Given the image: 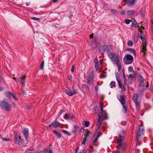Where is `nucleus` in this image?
I'll list each match as a JSON object with an SVG mask.
<instances>
[{"mask_svg":"<svg viewBox=\"0 0 153 153\" xmlns=\"http://www.w3.org/2000/svg\"><path fill=\"white\" fill-rule=\"evenodd\" d=\"M124 138V135H121L120 134H118V136L117 137L118 146H117L118 149L121 148L122 149H125L126 147L125 144L123 142Z\"/></svg>","mask_w":153,"mask_h":153,"instance_id":"obj_1","label":"nucleus"},{"mask_svg":"<svg viewBox=\"0 0 153 153\" xmlns=\"http://www.w3.org/2000/svg\"><path fill=\"white\" fill-rule=\"evenodd\" d=\"M98 119L97 122L96 126L98 129H99L100 127L102 124V121L105 120H107L108 118L107 114L105 115H102L101 114H98Z\"/></svg>","mask_w":153,"mask_h":153,"instance_id":"obj_2","label":"nucleus"},{"mask_svg":"<svg viewBox=\"0 0 153 153\" xmlns=\"http://www.w3.org/2000/svg\"><path fill=\"white\" fill-rule=\"evenodd\" d=\"M0 107L2 109L9 111L11 110V106L7 101L2 100L0 103Z\"/></svg>","mask_w":153,"mask_h":153,"instance_id":"obj_3","label":"nucleus"},{"mask_svg":"<svg viewBox=\"0 0 153 153\" xmlns=\"http://www.w3.org/2000/svg\"><path fill=\"white\" fill-rule=\"evenodd\" d=\"M144 129L143 125L141 124L139 126L137 132L136 140L138 141L139 138H143L144 136Z\"/></svg>","mask_w":153,"mask_h":153,"instance_id":"obj_4","label":"nucleus"},{"mask_svg":"<svg viewBox=\"0 0 153 153\" xmlns=\"http://www.w3.org/2000/svg\"><path fill=\"white\" fill-rule=\"evenodd\" d=\"M140 38L142 41V44L141 45V51L143 53V55L145 56L146 54V51H147L146 41L144 36L140 37Z\"/></svg>","mask_w":153,"mask_h":153,"instance_id":"obj_5","label":"nucleus"},{"mask_svg":"<svg viewBox=\"0 0 153 153\" xmlns=\"http://www.w3.org/2000/svg\"><path fill=\"white\" fill-rule=\"evenodd\" d=\"M133 60L132 56L129 54H126L123 58V61L125 64H129L131 63Z\"/></svg>","mask_w":153,"mask_h":153,"instance_id":"obj_6","label":"nucleus"},{"mask_svg":"<svg viewBox=\"0 0 153 153\" xmlns=\"http://www.w3.org/2000/svg\"><path fill=\"white\" fill-rule=\"evenodd\" d=\"M108 55L109 57L110 58L111 61L114 64H116V55L113 53L111 52H108Z\"/></svg>","mask_w":153,"mask_h":153,"instance_id":"obj_7","label":"nucleus"},{"mask_svg":"<svg viewBox=\"0 0 153 153\" xmlns=\"http://www.w3.org/2000/svg\"><path fill=\"white\" fill-rule=\"evenodd\" d=\"M139 97V94H134L133 95V100L135 104V105L137 108L138 107L139 105V102L138 101L137 99Z\"/></svg>","mask_w":153,"mask_h":153,"instance_id":"obj_8","label":"nucleus"},{"mask_svg":"<svg viewBox=\"0 0 153 153\" xmlns=\"http://www.w3.org/2000/svg\"><path fill=\"white\" fill-rule=\"evenodd\" d=\"M108 48L106 45H102L99 48V51L100 53H103L108 50Z\"/></svg>","mask_w":153,"mask_h":153,"instance_id":"obj_9","label":"nucleus"},{"mask_svg":"<svg viewBox=\"0 0 153 153\" xmlns=\"http://www.w3.org/2000/svg\"><path fill=\"white\" fill-rule=\"evenodd\" d=\"M15 140L16 143L19 145L22 144L24 142L23 140L21 139L20 136H19L16 137Z\"/></svg>","mask_w":153,"mask_h":153,"instance_id":"obj_10","label":"nucleus"},{"mask_svg":"<svg viewBox=\"0 0 153 153\" xmlns=\"http://www.w3.org/2000/svg\"><path fill=\"white\" fill-rule=\"evenodd\" d=\"M25 79L26 76H24L22 77L17 78V79L18 81H19L20 83L23 85L25 84L26 82Z\"/></svg>","mask_w":153,"mask_h":153,"instance_id":"obj_11","label":"nucleus"},{"mask_svg":"<svg viewBox=\"0 0 153 153\" xmlns=\"http://www.w3.org/2000/svg\"><path fill=\"white\" fill-rule=\"evenodd\" d=\"M120 59L119 56L116 55V64L118 67V71H120L121 70V66L120 63Z\"/></svg>","mask_w":153,"mask_h":153,"instance_id":"obj_12","label":"nucleus"},{"mask_svg":"<svg viewBox=\"0 0 153 153\" xmlns=\"http://www.w3.org/2000/svg\"><path fill=\"white\" fill-rule=\"evenodd\" d=\"M66 92L67 95L71 96L76 94V91L75 90L72 91L70 89H68L66 90Z\"/></svg>","mask_w":153,"mask_h":153,"instance_id":"obj_13","label":"nucleus"},{"mask_svg":"<svg viewBox=\"0 0 153 153\" xmlns=\"http://www.w3.org/2000/svg\"><path fill=\"white\" fill-rule=\"evenodd\" d=\"M88 77L87 83L89 84L91 82L93 79L94 75L93 73H91Z\"/></svg>","mask_w":153,"mask_h":153,"instance_id":"obj_14","label":"nucleus"},{"mask_svg":"<svg viewBox=\"0 0 153 153\" xmlns=\"http://www.w3.org/2000/svg\"><path fill=\"white\" fill-rule=\"evenodd\" d=\"M74 117L73 114H66L64 116V118L66 120H71Z\"/></svg>","mask_w":153,"mask_h":153,"instance_id":"obj_15","label":"nucleus"},{"mask_svg":"<svg viewBox=\"0 0 153 153\" xmlns=\"http://www.w3.org/2000/svg\"><path fill=\"white\" fill-rule=\"evenodd\" d=\"M23 134L24 135L25 139L27 140V137L28 135V130L26 128H24L23 131Z\"/></svg>","mask_w":153,"mask_h":153,"instance_id":"obj_16","label":"nucleus"},{"mask_svg":"<svg viewBox=\"0 0 153 153\" xmlns=\"http://www.w3.org/2000/svg\"><path fill=\"white\" fill-rule=\"evenodd\" d=\"M139 82H140V86H143V82H144V79L143 77V76L141 75L140 74L139 75Z\"/></svg>","mask_w":153,"mask_h":153,"instance_id":"obj_17","label":"nucleus"},{"mask_svg":"<svg viewBox=\"0 0 153 153\" xmlns=\"http://www.w3.org/2000/svg\"><path fill=\"white\" fill-rule=\"evenodd\" d=\"M117 98L120 102L121 104H124V103L126 102L124 98L120 95L118 96Z\"/></svg>","mask_w":153,"mask_h":153,"instance_id":"obj_18","label":"nucleus"},{"mask_svg":"<svg viewBox=\"0 0 153 153\" xmlns=\"http://www.w3.org/2000/svg\"><path fill=\"white\" fill-rule=\"evenodd\" d=\"M100 111L101 112L98 114H101L102 115H105L107 114L106 112L103 111V105L102 103H100Z\"/></svg>","mask_w":153,"mask_h":153,"instance_id":"obj_19","label":"nucleus"},{"mask_svg":"<svg viewBox=\"0 0 153 153\" xmlns=\"http://www.w3.org/2000/svg\"><path fill=\"white\" fill-rule=\"evenodd\" d=\"M51 125H52L53 127L56 128L59 126V123L58 121H56L53 122L51 123Z\"/></svg>","mask_w":153,"mask_h":153,"instance_id":"obj_20","label":"nucleus"},{"mask_svg":"<svg viewBox=\"0 0 153 153\" xmlns=\"http://www.w3.org/2000/svg\"><path fill=\"white\" fill-rule=\"evenodd\" d=\"M123 106V111L124 113H126L127 107L126 105V102L124 103V104H121Z\"/></svg>","mask_w":153,"mask_h":153,"instance_id":"obj_21","label":"nucleus"},{"mask_svg":"<svg viewBox=\"0 0 153 153\" xmlns=\"http://www.w3.org/2000/svg\"><path fill=\"white\" fill-rule=\"evenodd\" d=\"M116 79L118 82L120 88L122 87V83L119 76H117Z\"/></svg>","mask_w":153,"mask_h":153,"instance_id":"obj_22","label":"nucleus"},{"mask_svg":"<svg viewBox=\"0 0 153 153\" xmlns=\"http://www.w3.org/2000/svg\"><path fill=\"white\" fill-rule=\"evenodd\" d=\"M53 133L55 134L56 136L58 139H59L61 137V134L58 131L54 130L53 131Z\"/></svg>","mask_w":153,"mask_h":153,"instance_id":"obj_23","label":"nucleus"},{"mask_svg":"<svg viewBox=\"0 0 153 153\" xmlns=\"http://www.w3.org/2000/svg\"><path fill=\"white\" fill-rule=\"evenodd\" d=\"M135 74L134 73H133L131 74H130L129 75V77L131 80H132L135 79Z\"/></svg>","mask_w":153,"mask_h":153,"instance_id":"obj_24","label":"nucleus"},{"mask_svg":"<svg viewBox=\"0 0 153 153\" xmlns=\"http://www.w3.org/2000/svg\"><path fill=\"white\" fill-rule=\"evenodd\" d=\"M44 153H53V152L51 149H45L43 150Z\"/></svg>","mask_w":153,"mask_h":153,"instance_id":"obj_25","label":"nucleus"},{"mask_svg":"<svg viewBox=\"0 0 153 153\" xmlns=\"http://www.w3.org/2000/svg\"><path fill=\"white\" fill-rule=\"evenodd\" d=\"M74 128L72 131V132L74 133H75L78 130V129L79 128V126L78 125H74Z\"/></svg>","mask_w":153,"mask_h":153,"instance_id":"obj_26","label":"nucleus"},{"mask_svg":"<svg viewBox=\"0 0 153 153\" xmlns=\"http://www.w3.org/2000/svg\"><path fill=\"white\" fill-rule=\"evenodd\" d=\"M12 92H6L5 93V96L8 97V98H10Z\"/></svg>","mask_w":153,"mask_h":153,"instance_id":"obj_27","label":"nucleus"},{"mask_svg":"<svg viewBox=\"0 0 153 153\" xmlns=\"http://www.w3.org/2000/svg\"><path fill=\"white\" fill-rule=\"evenodd\" d=\"M128 50L131 52L134 56H136V52L132 48H129L128 49Z\"/></svg>","mask_w":153,"mask_h":153,"instance_id":"obj_28","label":"nucleus"},{"mask_svg":"<svg viewBox=\"0 0 153 153\" xmlns=\"http://www.w3.org/2000/svg\"><path fill=\"white\" fill-rule=\"evenodd\" d=\"M135 11L134 10H132L127 12L128 15L129 16H131L134 13Z\"/></svg>","mask_w":153,"mask_h":153,"instance_id":"obj_29","label":"nucleus"},{"mask_svg":"<svg viewBox=\"0 0 153 153\" xmlns=\"http://www.w3.org/2000/svg\"><path fill=\"white\" fill-rule=\"evenodd\" d=\"M115 82L113 81H112L111 82L110 85H111L110 87L111 88H113V87H115L116 86L115 85Z\"/></svg>","mask_w":153,"mask_h":153,"instance_id":"obj_30","label":"nucleus"},{"mask_svg":"<svg viewBox=\"0 0 153 153\" xmlns=\"http://www.w3.org/2000/svg\"><path fill=\"white\" fill-rule=\"evenodd\" d=\"M106 73V72H105L104 71H103L102 72L101 74L100 75L101 77L102 78H105V77H106V75H105Z\"/></svg>","mask_w":153,"mask_h":153,"instance_id":"obj_31","label":"nucleus"},{"mask_svg":"<svg viewBox=\"0 0 153 153\" xmlns=\"http://www.w3.org/2000/svg\"><path fill=\"white\" fill-rule=\"evenodd\" d=\"M44 64V61H43L41 63V64L40 65V66H40V69H41V70H43Z\"/></svg>","mask_w":153,"mask_h":153,"instance_id":"obj_32","label":"nucleus"},{"mask_svg":"<svg viewBox=\"0 0 153 153\" xmlns=\"http://www.w3.org/2000/svg\"><path fill=\"white\" fill-rule=\"evenodd\" d=\"M124 1L126 2V3L128 4V6H131L132 5L131 1H130L129 0H123Z\"/></svg>","mask_w":153,"mask_h":153,"instance_id":"obj_33","label":"nucleus"},{"mask_svg":"<svg viewBox=\"0 0 153 153\" xmlns=\"http://www.w3.org/2000/svg\"><path fill=\"white\" fill-rule=\"evenodd\" d=\"M126 85H124L123 86L122 85V87L120 88L121 89V91L123 92H125L126 90Z\"/></svg>","mask_w":153,"mask_h":153,"instance_id":"obj_34","label":"nucleus"},{"mask_svg":"<svg viewBox=\"0 0 153 153\" xmlns=\"http://www.w3.org/2000/svg\"><path fill=\"white\" fill-rule=\"evenodd\" d=\"M94 62L95 64V66L96 67L97 66L98 63V60L97 58L96 57L94 60Z\"/></svg>","mask_w":153,"mask_h":153,"instance_id":"obj_35","label":"nucleus"},{"mask_svg":"<svg viewBox=\"0 0 153 153\" xmlns=\"http://www.w3.org/2000/svg\"><path fill=\"white\" fill-rule=\"evenodd\" d=\"M137 24V22L136 21L134 20V21L132 22L131 25V27H134Z\"/></svg>","mask_w":153,"mask_h":153,"instance_id":"obj_36","label":"nucleus"},{"mask_svg":"<svg viewBox=\"0 0 153 153\" xmlns=\"http://www.w3.org/2000/svg\"><path fill=\"white\" fill-rule=\"evenodd\" d=\"M128 71L131 72H132L133 73H134V72L133 70V67L132 66L129 67L128 68Z\"/></svg>","mask_w":153,"mask_h":153,"instance_id":"obj_37","label":"nucleus"},{"mask_svg":"<svg viewBox=\"0 0 153 153\" xmlns=\"http://www.w3.org/2000/svg\"><path fill=\"white\" fill-rule=\"evenodd\" d=\"M133 45V43L131 41H129L128 42V46H131Z\"/></svg>","mask_w":153,"mask_h":153,"instance_id":"obj_38","label":"nucleus"},{"mask_svg":"<svg viewBox=\"0 0 153 153\" xmlns=\"http://www.w3.org/2000/svg\"><path fill=\"white\" fill-rule=\"evenodd\" d=\"M90 132L89 131L86 132V133L84 134V137H85V138H87L88 136V135L90 134Z\"/></svg>","mask_w":153,"mask_h":153,"instance_id":"obj_39","label":"nucleus"},{"mask_svg":"<svg viewBox=\"0 0 153 153\" xmlns=\"http://www.w3.org/2000/svg\"><path fill=\"white\" fill-rule=\"evenodd\" d=\"M62 131L66 134L68 135V136L70 135V134L66 130H62Z\"/></svg>","mask_w":153,"mask_h":153,"instance_id":"obj_40","label":"nucleus"},{"mask_svg":"<svg viewBox=\"0 0 153 153\" xmlns=\"http://www.w3.org/2000/svg\"><path fill=\"white\" fill-rule=\"evenodd\" d=\"M84 124L85 127H88L90 124V123L89 121H85V122Z\"/></svg>","mask_w":153,"mask_h":153,"instance_id":"obj_41","label":"nucleus"},{"mask_svg":"<svg viewBox=\"0 0 153 153\" xmlns=\"http://www.w3.org/2000/svg\"><path fill=\"white\" fill-rule=\"evenodd\" d=\"M87 141V138H85V137H84L83 140L82 142V145H85V143Z\"/></svg>","mask_w":153,"mask_h":153,"instance_id":"obj_42","label":"nucleus"},{"mask_svg":"<svg viewBox=\"0 0 153 153\" xmlns=\"http://www.w3.org/2000/svg\"><path fill=\"white\" fill-rule=\"evenodd\" d=\"M13 98L16 100H17V99L16 98V95L14 94L13 93H12L11 95Z\"/></svg>","mask_w":153,"mask_h":153,"instance_id":"obj_43","label":"nucleus"},{"mask_svg":"<svg viewBox=\"0 0 153 153\" xmlns=\"http://www.w3.org/2000/svg\"><path fill=\"white\" fill-rule=\"evenodd\" d=\"M99 137V135H97L95 139L93 140V141L92 142V143H95L96 142L98 139V138Z\"/></svg>","mask_w":153,"mask_h":153,"instance_id":"obj_44","label":"nucleus"},{"mask_svg":"<svg viewBox=\"0 0 153 153\" xmlns=\"http://www.w3.org/2000/svg\"><path fill=\"white\" fill-rule=\"evenodd\" d=\"M3 81V78L2 77V74L0 72V83Z\"/></svg>","mask_w":153,"mask_h":153,"instance_id":"obj_45","label":"nucleus"},{"mask_svg":"<svg viewBox=\"0 0 153 153\" xmlns=\"http://www.w3.org/2000/svg\"><path fill=\"white\" fill-rule=\"evenodd\" d=\"M125 23L127 24H128L130 23V21L128 19H126L125 21Z\"/></svg>","mask_w":153,"mask_h":153,"instance_id":"obj_46","label":"nucleus"},{"mask_svg":"<svg viewBox=\"0 0 153 153\" xmlns=\"http://www.w3.org/2000/svg\"><path fill=\"white\" fill-rule=\"evenodd\" d=\"M111 12L114 13H118V12L115 10L112 9L111 10Z\"/></svg>","mask_w":153,"mask_h":153,"instance_id":"obj_47","label":"nucleus"},{"mask_svg":"<svg viewBox=\"0 0 153 153\" xmlns=\"http://www.w3.org/2000/svg\"><path fill=\"white\" fill-rule=\"evenodd\" d=\"M1 139L4 141H10V139H7V138H1Z\"/></svg>","mask_w":153,"mask_h":153,"instance_id":"obj_48","label":"nucleus"},{"mask_svg":"<svg viewBox=\"0 0 153 153\" xmlns=\"http://www.w3.org/2000/svg\"><path fill=\"white\" fill-rule=\"evenodd\" d=\"M31 19L34 20H39L40 19L39 18H37L35 17H32Z\"/></svg>","mask_w":153,"mask_h":153,"instance_id":"obj_49","label":"nucleus"},{"mask_svg":"<svg viewBox=\"0 0 153 153\" xmlns=\"http://www.w3.org/2000/svg\"><path fill=\"white\" fill-rule=\"evenodd\" d=\"M74 65H73L72 66L71 68V71L72 73H73L74 71Z\"/></svg>","mask_w":153,"mask_h":153,"instance_id":"obj_50","label":"nucleus"},{"mask_svg":"<svg viewBox=\"0 0 153 153\" xmlns=\"http://www.w3.org/2000/svg\"><path fill=\"white\" fill-rule=\"evenodd\" d=\"M97 107H94V111L96 113H97Z\"/></svg>","mask_w":153,"mask_h":153,"instance_id":"obj_51","label":"nucleus"},{"mask_svg":"<svg viewBox=\"0 0 153 153\" xmlns=\"http://www.w3.org/2000/svg\"><path fill=\"white\" fill-rule=\"evenodd\" d=\"M120 13L122 15H124L125 14V11L122 10L121 12H120Z\"/></svg>","mask_w":153,"mask_h":153,"instance_id":"obj_52","label":"nucleus"},{"mask_svg":"<svg viewBox=\"0 0 153 153\" xmlns=\"http://www.w3.org/2000/svg\"><path fill=\"white\" fill-rule=\"evenodd\" d=\"M95 91L97 92L98 90V87L97 86H96L95 87Z\"/></svg>","mask_w":153,"mask_h":153,"instance_id":"obj_53","label":"nucleus"},{"mask_svg":"<svg viewBox=\"0 0 153 153\" xmlns=\"http://www.w3.org/2000/svg\"><path fill=\"white\" fill-rule=\"evenodd\" d=\"M12 104L13 105V107L15 108L16 107V104L14 102H12Z\"/></svg>","mask_w":153,"mask_h":153,"instance_id":"obj_54","label":"nucleus"},{"mask_svg":"<svg viewBox=\"0 0 153 153\" xmlns=\"http://www.w3.org/2000/svg\"><path fill=\"white\" fill-rule=\"evenodd\" d=\"M127 80L126 79H124V83L125 85H126L127 84Z\"/></svg>","mask_w":153,"mask_h":153,"instance_id":"obj_55","label":"nucleus"},{"mask_svg":"<svg viewBox=\"0 0 153 153\" xmlns=\"http://www.w3.org/2000/svg\"><path fill=\"white\" fill-rule=\"evenodd\" d=\"M93 35H94V34H93V33L92 34H91L90 35V39L92 38H93Z\"/></svg>","mask_w":153,"mask_h":153,"instance_id":"obj_56","label":"nucleus"},{"mask_svg":"<svg viewBox=\"0 0 153 153\" xmlns=\"http://www.w3.org/2000/svg\"><path fill=\"white\" fill-rule=\"evenodd\" d=\"M140 34V37L143 36V33L142 31H141Z\"/></svg>","mask_w":153,"mask_h":153,"instance_id":"obj_57","label":"nucleus"},{"mask_svg":"<svg viewBox=\"0 0 153 153\" xmlns=\"http://www.w3.org/2000/svg\"><path fill=\"white\" fill-rule=\"evenodd\" d=\"M4 89V88L1 86H0V91L3 90Z\"/></svg>","mask_w":153,"mask_h":153,"instance_id":"obj_58","label":"nucleus"},{"mask_svg":"<svg viewBox=\"0 0 153 153\" xmlns=\"http://www.w3.org/2000/svg\"><path fill=\"white\" fill-rule=\"evenodd\" d=\"M51 126H52V125H51V124L47 127V128L49 129V128H50Z\"/></svg>","mask_w":153,"mask_h":153,"instance_id":"obj_59","label":"nucleus"},{"mask_svg":"<svg viewBox=\"0 0 153 153\" xmlns=\"http://www.w3.org/2000/svg\"><path fill=\"white\" fill-rule=\"evenodd\" d=\"M79 149V147H77L76 148V151H75V152L76 153L77 152V151L78 150V149Z\"/></svg>","mask_w":153,"mask_h":153,"instance_id":"obj_60","label":"nucleus"},{"mask_svg":"<svg viewBox=\"0 0 153 153\" xmlns=\"http://www.w3.org/2000/svg\"><path fill=\"white\" fill-rule=\"evenodd\" d=\"M58 1V0H53V2L55 3L57 2Z\"/></svg>","mask_w":153,"mask_h":153,"instance_id":"obj_61","label":"nucleus"},{"mask_svg":"<svg viewBox=\"0 0 153 153\" xmlns=\"http://www.w3.org/2000/svg\"><path fill=\"white\" fill-rule=\"evenodd\" d=\"M115 75L116 76V77H117V76H119V74L117 73H116V74H115Z\"/></svg>","mask_w":153,"mask_h":153,"instance_id":"obj_62","label":"nucleus"},{"mask_svg":"<svg viewBox=\"0 0 153 153\" xmlns=\"http://www.w3.org/2000/svg\"><path fill=\"white\" fill-rule=\"evenodd\" d=\"M62 112H63V111H61L60 112H59V115H60L62 114Z\"/></svg>","mask_w":153,"mask_h":153,"instance_id":"obj_63","label":"nucleus"},{"mask_svg":"<svg viewBox=\"0 0 153 153\" xmlns=\"http://www.w3.org/2000/svg\"><path fill=\"white\" fill-rule=\"evenodd\" d=\"M123 77H124V79H126V76H125L124 73L123 74Z\"/></svg>","mask_w":153,"mask_h":153,"instance_id":"obj_64","label":"nucleus"}]
</instances>
